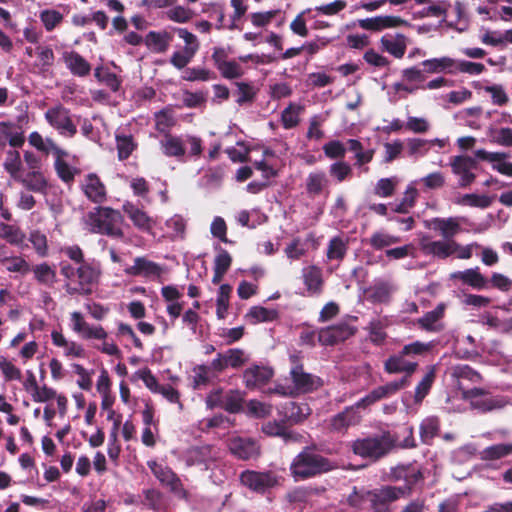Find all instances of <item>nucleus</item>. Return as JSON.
Masks as SVG:
<instances>
[{"instance_id":"28","label":"nucleus","mask_w":512,"mask_h":512,"mask_svg":"<svg viewBox=\"0 0 512 512\" xmlns=\"http://www.w3.org/2000/svg\"><path fill=\"white\" fill-rule=\"evenodd\" d=\"M383 51L395 58H402L407 48V38L403 34H386L380 40Z\"/></svg>"},{"instance_id":"14","label":"nucleus","mask_w":512,"mask_h":512,"mask_svg":"<svg viewBox=\"0 0 512 512\" xmlns=\"http://www.w3.org/2000/svg\"><path fill=\"white\" fill-rule=\"evenodd\" d=\"M358 410L356 404L345 408L329 419L328 428L333 432L345 433L348 428L360 423L361 415Z\"/></svg>"},{"instance_id":"15","label":"nucleus","mask_w":512,"mask_h":512,"mask_svg":"<svg viewBox=\"0 0 512 512\" xmlns=\"http://www.w3.org/2000/svg\"><path fill=\"white\" fill-rule=\"evenodd\" d=\"M419 245L426 255H432L442 259L455 254L458 248V243L454 240L442 239L433 241L427 236H423L420 239Z\"/></svg>"},{"instance_id":"2","label":"nucleus","mask_w":512,"mask_h":512,"mask_svg":"<svg viewBox=\"0 0 512 512\" xmlns=\"http://www.w3.org/2000/svg\"><path fill=\"white\" fill-rule=\"evenodd\" d=\"M60 273L65 279V290L69 295L87 296L98 284L101 270L98 265L82 263L77 268L68 262L60 263Z\"/></svg>"},{"instance_id":"39","label":"nucleus","mask_w":512,"mask_h":512,"mask_svg":"<svg viewBox=\"0 0 512 512\" xmlns=\"http://www.w3.org/2000/svg\"><path fill=\"white\" fill-rule=\"evenodd\" d=\"M63 60L67 68L74 75L85 76L90 72V64L81 55L74 51L65 52L63 54Z\"/></svg>"},{"instance_id":"52","label":"nucleus","mask_w":512,"mask_h":512,"mask_svg":"<svg viewBox=\"0 0 512 512\" xmlns=\"http://www.w3.org/2000/svg\"><path fill=\"white\" fill-rule=\"evenodd\" d=\"M170 7L171 8L165 12V16L173 22L184 24L189 22L194 16L193 10L188 7L175 4Z\"/></svg>"},{"instance_id":"25","label":"nucleus","mask_w":512,"mask_h":512,"mask_svg":"<svg viewBox=\"0 0 512 512\" xmlns=\"http://www.w3.org/2000/svg\"><path fill=\"white\" fill-rule=\"evenodd\" d=\"M302 280L310 296L319 295L322 292L323 277L322 271L315 265L306 266L302 269Z\"/></svg>"},{"instance_id":"48","label":"nucleus","mask_w":512,"mask_h":512,"mask_svg":"<svg viewBox=\"0 0 512 512\" xmlns=\"http://www.w3.org/2000/svg\"><path fill=\"white\" fill-rule=\"evenodd\" d=\"M2 264L6 271L19 274L20 276H25L31 271L29 262L24 257L18 255L8 256Z\"/></svg>"},{"instance_id":"31","label":"nucleus","mask_w":512,"mask_h":512,"mask_svg":"<svg viewBox=\"0 0 512 512\" xmlns=\"http://www.w3.org/2000/svg\"><path fill=\"white\" fill-rule=\"evenodd\" d=\"M451 279L461 280L475 289L481 290L487 287V279L479 272V268H470L464 271H456L450 275Z\"/></svg>"},{"instance_id":"45","label":"nucleus","mask_w":512,"mask_h":512,"mask_svg":"<svg viewBox=\"0 0 512 512\" xmlns=\"http://www.w3.org/2000/svg\"><path fill=\"white\" fill-rule=\"evenodd\" d=\"M400 242L398 236L392 235L384 230L374 232L369 240V244L375 250H382Z\"/></svg>"},{"instance_id":"18","label":"nucleus","mask_w":512,"mask_h":512,"mask_svg":"<svg viewBox=\"0 0 512 512\" xmlns=\"http://www.w3.org/2000/svg\"><path fill=\"white\" fill-rule=\"evenodd\" d=\"M85 196L96 204H101L106 200V188L100 178L94 174H87L81 184Z\"/></svg>"},{"instance_id":"34","label":"nucleus","mask_w":512,"mask_h":512,"mask_svg":"<svg viewBox=\"0 0 512 512\" xmlns=\"http://www.w3.org/2000/svg\"><path fill=\"white\" fill-rule=\"evenodd\" d=\"M0 238L10 245L23 248L26 235L19 226L0 222Z\"/></svg>"},{"instance_id":"47","label":"nucleus","mask_w":512,"mask_h":512,"mask_svg":"<svg viewBox=\"0 0 512 512\" xmlns=\"http://www.w3.org/2000/svg\"><path fill=\"white\" fill-rule=\"evenodd\" d=\"M348 249V241L342 237L336 236L333 237L327 246V258L329 260H337L341 261Z\"/></svg>"},{"instance_id":"54","label":"nucleus","mask_w":512,"mask_h":512,"mask_svg":"<svg viewBox=\"0 0 512 512\" xmlns=\"http://www.w3.org/2000/svg\"><path fill=\"white\" fill-rule=\"evenodd\" d=\"M435 379V368L431 367L415 388L414 401L421 403L429 393Z\"/></svg>"},{"instance_id":"42","label":"nucleus","mask_w":512,"mask_h":512,"mask_svg":"<svg viewBox=\"0 0 512 512\" xmlns=\"http://www.w3.org/2000/svg\"><path fill=\"white\" fill-rule=\"evenodd\" d=\"M278 316L276 310L267 309L262 306H253L246 313V321L250 324H258L262 322H271Z\"/></svg>"},{"instance_id":"46","label":"nucleus","mask_w":512,"mask_h":512,"mask_svg":"<svg viewBox=\"0 0 512 512\" xmlns=\"http://www.w3.org/2000/svg\"><path fill=\"white\" fill-rule=\"evenodd\" d=\"M166 234L171 239H183L186 230V220L179 214L173 215L165 222Z\"/></svg>"},{"instance_id":"35","label":"nucleus","mask_w":512,"mask_h":512,"mask_svg":"<svg viewBox=\"0 0 512 512\" xmlns=\"http://www.w3.org/2000/svg\"><path fill=\"white\" fill-rule=\"evenodd\" d=\"M172 36L166 31H150L145 38L147 47L155 53H164L170 46Z\"/></svg>"},{"instance_id":"37","label":"nucleus","mask_w":512,"mask_h":512,"mask_svg":"<svg viewBox=\"0 0 512 512\" xmlns=\"http://www.w3.org/2000/svg\"><path fill=\"white\" fill-rule=\"evenodd\" d=\"M36 61L33 64V71L38 73L47 72L54 64V52L51 47L39 45L35 48Z\"/></svg>"},{"instance_id":"19","label":"nucleus","mask_w":512,"mask_h":512,"mask_svg":"<svg viewBox=\"0 0 512 512\" xmlns=\"http://www.w3.org/2000/svg\"><path fill=\"white\" fill-rule=\"evenodd\" d=\"M24 142V132L20 126L13 122H0V148H4L6 145L19 148Z\"/></svg>"},{"instance_id":"30","label":"nucleus","mask_w":512,"mask_h":512,"mask_svg":"<svg viewBox=\"0 0 512 512\" xmlns=\"http://www.w3.org/2000/svg\"><path fill=\"white\" fill-rule=\"evenodd\" d=\"M424 71L427 73H456L457 60L444 56L440 58H432L424 60L422 63Z\"/></svg>"},{"instance_id":"4","label":"nucleus","mask_w":512,"mask_h":512,"mask_svg":"<svg viewBox=\"0 0 512 512\" xmlns=\"http://www.w3.org/2000/svg\"><path fill=\"white\" fill-rule=\"evenodd\" d=\"M122 215L109 207H97L84 217L86 228L93 233L105 234L114 238H121Z\"/></svg>"},{"instance_id":"55","label":"nucleus","mask_w":512,"mask_h":512,"mask_svg":"<svg viewBox=\"0 0 512 512\" xmlns=\"http://www.w3.org/2000/svg\"><path fill=\"white\" fill-rule=\"evenodd\" d=\"M302 111L300 105L291 103L289 104L281 114V122L285 129H292L299 123V115Z\"/></svg>"},{"instance_id":"40","label":"nucleus","mask_w":512,"mask_h":512,"mask_svg":"<svg viewBox=\"0 0 512 512\" xmlns=\"http://www.w3.org/2000/svg\"><path fill=\"white\" fill-rule=\"evenodd\" d=\"M445 311V305L440 303L432 311L427 312L423 317L418 320V324L421 328L427 331H438L440 330L439 321L443 317Z\"/></svg>"},{"instance_id":"63","label":"nucleus","mask_w":512,"mask_h":512,"mask_svg":"<svg viewBox=\"0 0 512 512\" xmlns=\"http://www.w3.org/2000/svg\"><path fill=\"white\" fill-rule=\"evenodd\" d=\"M397 183L396 177L381 178L375 185L374 193L382 198L390 197L394 194Z\"/></svg>"},{"instance_id":"17","label":"nucleus","mask_w":512,"mask_h":512,"mask_svg":"<svg viewBox=\"0 0 512 512\" xmlns=\"http://www.w3.org/2000/svg\"><path fill=\"white\" fill-rule=\"evenodd\" d=\"M476 165V160L469 156H455L452 159V171L455 175L459 176L460 186L466 187L474 181L475 174L473 170L476 169Z\"/></svg>"},{"instance_id":"11","label":"nucleus","mask_w":512,"mask_h":512,"mask_svg":"<svg viewBox=\"0 0 512 512\" xmlns=\"http://www.w3.org/2000/svg\"><path fill=\"white\" fill-rule=\"evenodd\" d=\"M290 359L294 364L291 368L290 375L293 389L296 393L311 392L322 385V381L319 377L304 371L302 365L298 364V357L296 355H292Z\"/></svg>"},{"instance_id":"60","label":"nucleus","mask_w":512,"mask_h":512,"mask_svg":"<svg viewBox=\"0 0 512 512\" xmlns=\"http://www.w3.org/2000/svg\"><path fill=\"white\" fill-rule=\"evenodd\" d=\"M244 396L238 390H229L224 394L223 408L229 412L235 413L242 409Z\"/></svg>"},{"instance_id":"44","label":"nucleus","mask_w":512,"mask_h":512,"mask_svg":"<svg viewBox=\"0 0 512 512\" xmlns=\"http://www.w3.org/2000/svg\"><path fill=\"white\" fill-rule=\"evenodd\" d=\"M35 279L42 285L51 287L56 282V271L47 263H40L31 267Z\"/></svg>"},{"instance_id":"62","label":"nucleus","mask_w":512,"mask_h":512,"mask_svg":"<svg viewBox=\"0 0 512 512\" xmlns=\"http://www.w3.org/2000/svg\"><path fill=\"white\" fill-rule=\"evenodd\" d=\"M215 377V373L211 372V367L200 365L193 369V387L200 389L202 386L207 385L210 380Z\"/></svg>"},{"instance_id":"32","label":"nucleus","mask_w":512,"mask_h":512,"mask_svg":"<svg viewBox=\"0 0 512 512\" xmlns=\"http://www.w3.org/2000/svg\"><path fill=\"white\" fill-rule=\"evenodd\" d=\"M400 22L401 20L398 17L385 15L359 19L358 25L364 30L381 31L385 28L395 27Z\"/></svg>"},{"instance_id":"51","label":"nucleus","mask_w":512,"mask_h":512,"mask_svg":"<svg viewBox=\"0 0 512 512\" xmlns=\"http://www.w3.org/2000/svg\"><path fill=\"white\" fill-rule=\"evenodd\" d=\"M475 156L480 160L491 163L492 168L497 172H500L502 165L506 162L508 154L504 152H488L484 149H478L475 151Z\"/></svg>"},{"instance_id":"3","label":"nucleus","mask_w":512,"mask_h":512,"mask_svg":"<svg viewBox=\"0 0 512 512\" xmlns=\"http://www.w3.org/2000/svg\"><path fill=\"white\" fill-rule=\"evenodd\" d=\"M72 330L84 340H98L99 344L93 347L103 354L121 357V350L113 340H110L106 330L100 325H91L85 321L83 315L74 311L70 315Z\"/></svg>"},{"instance_id":"33","label":"nucleus","mask_w":512,"mask_h":512,"mask_svg":"<svg viewBox=\"0 0 512 512\" xmlns=\"http://www.w3.org/2000/svg\"><path fill=\"white\" fill-rule=\"evenodd\" d=\"M20 182L26 189L36 193H46L48 182L40 170L29 171L25 175H20Z\"/></svg>"},{"instance_id":"23","label":"nucleus","mask_w":512,"mask_h":512,"mask_svg":"<svg viewBox=\"0 0 512 512\" xmlns=\"http://www.w3.org/2000/svg\"><path fill=\"white\" fill-rule=\"evenodd\" d=\"M459 217H448V218H433L430 220V228L439 232L443 239L453 240V237L457 235L460 230Z\"/></svg>"},{"instance_id":"59","label":"nucleus","mask_w":512,"mask_h":512,"mask_svg":"<svg viewBox=\"0 0 512 512\" xmlns=\"http://www.w3.org/2000/svg\"><path fill=\"white\" fill-rule=\"evenodd\" d=\"M224 358V364L226 368H239L243 364H245L248 360L245 352L238 348L228 349L226 352L222 353Z\"/></svg>"},{"instance_id":"21","label":"nucleus","mask_w":512,"mask_h":512,"mask_svg":"<svg viewBox=\"0 0 512 512\" xmlns=\"http://www.w3.org/2000/svg\"><path fill=\"white\" fill-rule=\"evenodd\" d=\"M160 150L166 157H173L182 160L186 155L184 147V134L172 135L166 133L159 141Z\"/></svg>"},{"instance_id":"58","label":"nucleus","mask_w":512,"mask_h":512,"mask_svg":"<svg viewBox=\"0 0 512 512\" xmlns=\"http://www.w3.org/2000/svg\"><path fill=\"white\" fill-rule=\"evenodd\" d=\"M176 120L171 109L155 113V128L164 135L175 125Z\"/></svg>"},{"instance_id":"27","label":"nucleus","mask_w":512,"mask_h":512,"mask_svg":"<svg viewBox=\"0 0 512 512\" xmlns=\"http://www.w3.org/2000/svg\"><path fill=\"white\" fill-rule=\"evenodd\" d=\"M52 343L60 348H63L64 355L70 358H84L86 356V352L84 347L75 342L69 341L65 338V336L57 330H53L51 332Z\"/></svg>"},{"instance_id":"5","label":"nucleus","mask_w":512,"mask_h":512,"mask_svg":"<svg viewBox=\"0 0 512 512\" xmlns=\"http://www.w3.org/2000/svg\"><path fill=\"white\" fill-rule=\"evenodd\" d=\"M397 439L390 432H383L373 437L358 439L353 442L352 450L363 458L378 459L386 455L394 446Z\"/></svg>"},{"instance_id":"61","label":"nucleus","mask_w":512,"mask_h":512,"mask_svg":"<svg viewBox=\"0 0 512 512\" xmlns=\"http://www.w3.org/2000/svg\"><path fill=\"white\" fill-rule=\"evenodd\" d=\"M39 18L45 29L50 32L63 21V14L54 9H45L40 12Z\"/></svg>"},{"instance_id":"8","label":"nucleus","mask_w":512,"mask_h":512,"mask_svg":"<svg viewBox=\"0 0 512 512\" xmlns=\"http://www.w3.org/2000/svg\"><path fill=\"white\" fill-rule=\"evenodd\" d=\"M463 397L470 402V405L473 409L482 413L501 409L507 404V401L504 397L493 395L490 392L480 388H473L464 391Z\"/></svg>"},{"instance_id":"16","label":"nucleus","mask_w":512,"mask_h":512,"mask_svg":"<svg viewBox=\"0 0 512 512\" xmlns=\"http://www.w3.org/2000/svg\"><path fill=\"white\" fill-rule=\"evenodd\" d=\"M355 333V328L346 322L322 328L318 331V341L322 345H334L344 341Z\"/></svg>"},{"instance_id":"24","label":"nucleus","mask_w":512,"mask_h":512,"mask_svg":"<svg viewBox=\"0 0 512 512\" xmlns=\"http://www.w3.org/2000/svg\"><path fill=\"white\" fill-rule=\"evenodd\" d=\"M273 376V370L267 366L255 365L244 371L243 378L248 388H256L266 384Z\"/></svg>"},{"instance_id":"20","label":"nucleus","mask_w":512,"mask_h":512,"mask_svg":"<svg viewBox=\"0 0 512 512\" xmlns=\"http://www.w3.org/2000/svg\"><path fill=\"white\" fill-rule=\"evenodd\" d=\"M418 363L408 359L401 350L399 353L390 356L384 363V369L389 374L405 373L410 379L411 375L415 372Z\"/></svg>"},{"instance_id":"57","label":"nucleus","mask_w":512,"mask_h":512,"mask_svg":"<svg viewBox=\"0 0 512 512\" xmlns=\"http://www.w3.org/2000/svg\"><path fill=\"white\" fill-rule=\"evenodd\" d=\"M232 287L228 284H222L219 287L216 299V314L219 319H224L229 306V297Z\"/></svg>"},{"instance_id":"36","label":"nucleus","mask_w":512,"mask_h":512,"mask_svg":"<svg viewBox=\"0 0 512 512\" xmlns=\"http://www.w3.org/2000/svg\"><path fill=\"white\" fill-rule=\"evenodd\" d=\"M395 289L389 281H378L367 290L368 298L374 303H386Z\"/></svg>"},{"instance_id":"38","label":"nucleus","mask_w":512,"mask_h":512,"mask_svg":"<svg viewBox=\"0 0 512 512\" xmlns=\"http://www.w3.org/2000/svg\"><path fill=\"white\" fill-rule=\"evenodd\" d=\"M388 325L389 320L387 317H375L371 319L366 328L370 341L376 345L382 344L387 337L385 329Z\"/></svg>"},{"instance_id":"13","label":"nucleus","mask_w":512,"mask_h":512,"mask_svg":"<svg viewBox=\"0 0 512 512\" xmlns=\"http://www.w3.org/2000/svg\"><path fill=\"white\" fill-rule=\"evenodd\" d=\"M228 448L231 454L241 460L255 459L260 454V446L258 443L248 437H231L228 440Z\"/></svg>"},{"instance_id":"22","label":"nucleus","mask_w":512,"mask_h":512,"mask_svg":"<svg viewBox=\"0 0 512 512\" xmlns=\"http://www.w3.org/2000/svg\"><path fill=\"white\" fill-rule=\"evenodd\" d=\"M127 273L154 280L162 275L163 268L145 257H137L134 259V264L127 269Z\"/></svg>"},{"instance_id":"29","label":"nucleus","mask_w":512,"mask_h":512,"mask_svg":"<svg viewBox=\"0 0 512 512\" xmlns=\"http://www.w3.org/2000/svg\"><path fill=\"white\" fill-rule=\"evenodd\" d=\"M450 375L458 389L462 390L463 392L467 391L464 385L465 381L473 384L479 383L481 381V376L477 371L472 369L470 366L463 364L451 367Z\"/></svg>"},{"instance_id":"64","label":"nucleus","mask_w":512,"mask_h":512,"mask_svg":"<svg viewBox=\"0 0 512 512\" xmlns=\"http://www.w3.org/2000/svg\"><path fill=\"white\" fill-rule=\"evenodd\" d=\"M491 140L500 146L512 147V128L502 127L491 130Z\"/></svg>"},{"instance_id":"41","label":"nucleus","mask_w":512,"mask_h":512,"mask_svg":"<svg viewBox=\"0 0 512 512\" xmlns=\"http://www.w3.org/2000/svg\"><path fill=\"white\" fill-rule=\"evenodd\" d=\"M328 182L324 172H311L308 174L305 181L306 191L313 197L318 196L328 186Z\"/></svg>"},{"instance_id":"1","label":"nucleus","mask_w":512,"mask_h":512,"mask_svg":"<svg viewBox=\"0 0 512 512\" xmlns=\"http://www.w3.org/2000/svg\"><path fill=\"white\" fill-rule=\"evenodd\" d=\"M393 480H403L404 486H384L374 491H367V501L374 512H389L390 504L411 493L412 487L423 479L420 468L416 465H401L392 469Z\"/></svg>"},{"instance_id":"43","label":"nucleus","mask_w":512,"mask_h":512,"mask_svg":"<svg viewBox=\"0 0 512 512\" xmlns=\"http://www.w3.org/2000/svg\"><path fill=\"white\" fill-rule=\"evenodd\" d=\"M3 167L7 173L14 179H20L22 160L17 150L11 149L6 152Z\"/></svg>"},{"instance_id":"9","label":"nucleus","mask_w":512,"mask_h":512,"mask_svg":"<svg viewBox=\"0 0 512 512\" xmlns=\"http://www.w3.org/2000/svg\"><path fill=\"white\" fill-rule=\"evenodd\" d=\"M45 120L57 132L64 137L72 138L77 133V127L74 124L70 112L62 105H56L46 110Z\"/></svg>"},{"instance_id":"12","label":"nucleus","mask_w":512,"mask_h":512,"mask_svg":"<svg viewBox=\"0 0 512 512\" xmlns=\"http://www.w3.org/2000/svg\"><path fill=\"white\" fill-rule=\"evenodd\" d=\"M147 465L161 484L169 487L172 492L179 496H186V491L183 488L180 478L170 467L160 464L155 460H149Z\"/></svg>"},{"instance_id":"50","label":"nucleus","mask_w":512,"mask_h":512,"mask_svg":"<svg viewBox=\"0 0 512 512\" xmlns=\"http://www.w3.org/2000/svg\"><path fill=\"white\" fill-rule=\"evenodd\" d=\"M119 160L127 159L136 148V143L132 135L121 134L119 131L115 135Z\"/></svg>"},{"instance_id":"49","label":"nucleus","mask_w":512,"mask_h":512,"mask_svg":"<svg viewBox=\"0 0 512 512\" xmlns=\"http://www.w3.org/2000/svg\"><path fill=\"white\" fill-rule=\"evenodd\" d=\"M440 427L439 419L435 416H429L420 424V438L423 443L429 444L437 435Z\"/></svg>"},{"instance_id":"6","label":"nucleus","mask_w":512,"mask_h":512,"mask_svg":"<svg viewBox=\"0 0 512 512\" xmlns=\"http://www.w3.org/2000/svg\"><path fill=\"white\" fill-rule=\"evenodd\" d=\"M329 469V462L310 450L298 454L291 464V472L296 480L306 479Z\"/></svg>"},{"instance_id":"56","label":"nucleus","mask_w":512,"mask_h":512,"mask_svg":"<svg viewBox=\"0 0 512 512\" xmlns=\"http://www.w3.org/2000/svg\"><path fill=\"white\" fill-rule=\"evenodd\" d=\"M432 142L433 141L420 138L408 139L406 143L408 155L414 158L425 156L428 153L430 146H432Z\"/></svg>"},{"instance_id":"53","label":"nucleus","mask_w":512,"mask_h":512,"mask_svg":"<svg viewBox=\"0 0 512 512\" xmlns=\"http://www.w3.org/2000/svg\"><path fill=\"white\" fill-rule=\"evenodd\" d=\"M285 409V417L293 423L303 421L311 412L307 404H297L295 402L287 403Z\"/></svg>"},{"instance_id":"7","label":"nucleus","mask_w":512,"mask_h":512,"mask_svg":"<svg viewBox=\"0 0 512 512\" xmlns=\"http://www.w3.org/2000/svg\"><path fill=\"white\" fill-rule=\"evenodd\" d=\"M282 478L273 471L245 470L240 474V482L248 489L265 493L267 490L279 486Z\"/></svg>"},{"instance_id":"26","label":"nucleus","mask_w":512,"mask_h":512,"mask_svg":"<svg viewBox=\"0 0 512 512\" xmlns=\"http://www.w3.org/2000/svg\"><path fill=\"white\" fill-rule=\"evenodd\" d=\"M123 211L132 221L133 225L141 231L148 232L154 225V220L147 215L142 209L131 202H126L123 205Z\"/></svg>"},{"instance_id":"10","label":"nucleus","mask_w":512,"mask_h":512,"mask_svg":"<svg viewBox=\"0 0 512 512\" xmlns=\"http://www.w3.org/2000/svg\"><path fill=\"white\" fill-rule=\"evenodd\" d=\"M179 459L184 461L186 466H199L202 470L210 469L217 459L218 454L212 446H192L180 452Z\"/></svg>"}]
</instances>
